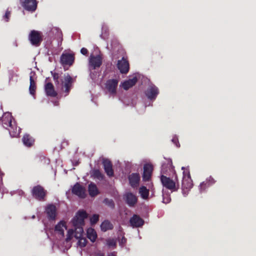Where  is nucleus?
I'll list each match as a JSON object with an SVG mask.
<instances>
[{
  "mask_svg": "<svg viewBox=\"0 0 256 256\" xmlns=\"http://www.w3.org/2000/svg\"><path fill=\"white\" fill-rule=\"evenodd\" d=\"M118 83V80L116 79H110L106 81V88L110 94L112 96L116 94Z\"/></svg>",
  "mask_w": 256,
  "mask_h": 256,
  "instance_id": "obj_9",
  "label": "nucleus"
},
{
  "mask_svg": "<svg viewBox=\"0 0 256 256\" xmlns=\"http://www.w3.org/2000/svg\"><path fill=\"white\" fill-rule=\"evenodd\" d=\"M88 216L86 212L82 210H79L73 218L72 224H84V220Z\"/></svg>",
  "mask_w": 256,
  "mask_h": 256,
  "instance_id": "obj_13",
  "label": "nucleus"
},
{
  "mask_svg": "<svg viewBox=\"0 0 256 256\" xmlns=\"http://www.w3.org/2000/svg\"><path fill=\"white\" fill-rule=\"evenodd\" d=\"M102 64V58L100 55H91L89 58V65L92 70L100 68Z\"/></svg>",
  "mask_w": 256,
  "mask_h": 256,
  "instance_id": "obj_11",
  "label": "nucleus"
},
{
  "mask_svg": "<svg viewBox=\"0 0 256 256\" xmlns=\"http://www.w3.org/2000/svg\"><path fill=\"white\" fill-rule=\"evenodd\" d=\"M96 256H104L101 253H98V254H96Z\"/></svg>",
  "mask_w": 256,
  "mask_h": 256,
  "instance_id": "obj_46",
  "label": "nucleus"
},
{
  "mask_svg": "<svg viewBox=\"0 0 256 256\" xmlns=\"http://www.w3.org/2000/svg\"><path fill=\"white\" fill-rule=\"evenodd\" d=\"M92 176L99 180H102L104 177V175L99 170H94L93 171Z\"/></svg>",
  "mask_w": 256,
  "mask_h": 256,
  "instance_id": "obj_30",
  "label": "nucleus"
},
{
  "mask_svg": "<svg viewBox=\"0 0 256 256\" xmlns=\"http://www.w3.org/2000/svg\"><path fill=\"white\" fill-rule=\"evenodd\" d=\"M172 142L176 144V146H177V147H180V144H179V142H178V138L174 136L172 138Z\"/></svg>",
  "mask_w": 256,
  "mask_h": 256,
  "instance_id": "obj_39",
  "label": "nucleus"
},
{
  "mask_svg": "<svg viewBox=\"0 0 256 256\" xmlns=\"http://www.w3.org/2000/svg\"><path fill=\"white\" fill-rule=\"evenodd\" d=\"M166 163H164L162 166L160 176V181L162 186L170 190L172 192H176L179 188L178 179L176 175L175 176L174 180H172L170 178L164 176L168 171L171 172L174 170L172 160H168Z\"/></svg>",
  "mask_w": 256,
  "mask_h": 256,
  "instance_id": "obj_1",
  "label": "nucleus"
},
{
  "mask_svg": "<svg viewBox=\"0 0 256 256\" xmlns=\"http://www.w3.org/2000/svg\"><path fill=\"white\" fill-rule=\"evenodd\" d=\"M104 203L112 208H114L115 204L114 200L112 199L106 198L104 200Z\"/></svg>",
  "mask_w": 256,
  "mask_h": 256,
  "instance_id": "obj_31",
  "label": "nucleus"
},
{
  "mask_svg": "<svg viewBox=\"0 0 256 256\" xmlns=\"http://www.w3.org/2000/svg\"><path fill=\"white\" fill-rule=\"evenodd\" d=\"M28 40L32 46H39L43 40L42 32L36 30H31L28 34Z\"/></svg>",
  "mask_w": 256,
  "mask_h": 256,
  "instance_id": "obj_6",
  "label": "nucleus"
},
{
  "mask_svg": "<svg viewBox=\"0 0 256 256\" xmlns=\"http://www.w3.org/2000/svg\"><path fill=\"white\" fill-rule=\"evenodd\" d=\"M22 142L25 146L30 147L34 144V140L30 134H26L23 136Z\"/></svg>",
  "mask_w": 256,
  "mask_h": 256,
  "instance_id": "obj_26",
  "label": "nucleus"
},
{
  "mask_svg": "<svg viewBox=\"0 0 256 256\" xmlns=\"http://www.w3.org/2000/svg\"><path fill=\"white\" fill-rule=\"evenodd\" d=\"M58 224H66V222H64V220H61L60 221Z\"/></svg>",
  "mask_w": 256,
  "mask_h": 256,
  "instance_id": "obj_44",
  "label": "nucleus"
},
{
  "mask_svg": "<svg viewBox=\"0 0 256 256\" xmlns=\"http://www.w3.org/2000/svg\"><path fill=\"white\" fill-rule=\"evenodd\" d=\"M72 192L80 198H84L86 196L85 188L78 182L74 186Z\"/></svg>",
  "mask_w": 256,
  "mask_h": 256,
  "instance_id": "obj_15",
  "label": "nucleus"
},
{
  "mask_svg": "<svg viewBox=\"0 0 256 256\" xmlns=\"http://www.w3.org/2000/svg\"><path fill=\"white\" fill-rule=\"evenodd\" d=\"M102 164L104 171L109 177L114 176V172L112 168V164L108 159H104L102 161Z\"/></svg>",
  "mask_w": 256,
  "mask_h": 256,
  "instance_id": "obj_18",
  "label": "nucleus"
},
{
  "mask_svg": "<svg viewBox=\"0 0 256 256\" xmlns=\"http://www.w3.org/2000/svg\"><path fill=\"white\" fill-rule=\"evenodd\" d=\"M126 238L124 237H122V239L119 241V244L121 246H124L126 242Z\"/></svg>",
  "mask_w": 256,
  "mask_h": 256,
  "instance_id": "obj_40",
  "label": "nucleus"
},
{
  "mask_svg": "<svg viewBox=\"0 0 256 256\" xmlns=\"http://www.w3.org/2000/svg\"><path fill=\"white\" fill-rule=\"evenodd\" d=\"M87 237L91 242H94L97 238V234L93 228H89L87 230Z\"/></svg>",
  "mask_w": 256,
  "mask_h": 256,
  "instance_id": "obj_27",
  "label": "nucleus"
},
{
  "mask_svg": "<svg viewBox=\"0 0 256 256\" xmlns=\"http://www.w3.org/2000/svg\"><path fill=\"white\" fill-rule=\"evenodd\" d=\"M36 74L34 72H31L30 74V84L29 86V91L30 94L34 96L36 93V78H35Z\"/></svg>",
  "mask_w": 256,
  "mask_h": 256,
  "instance_id": "obj_17",
  "label": "nucleus"
},
{
  "mask_svg": "<svg viewBox=\"0 0 256 256\" xmlns=\"http://www.w3.org/2000/svg\"><path fill=\"white\" fill-rule=\"evenodd\" d=\"M51 73H52V76L53 79L55 82V83L56 84H58L60 83V81L58 80L59 78H60L58 74L56 73V72H51Z\"/></svg>",
  "mask_w": 256,
  "mask_h": 256,
  "instance_id": "obj_33",
  "label": "nucleus"
},
{
  "mask_svg": "<svg viewBox=\"0 0 256 256\" xmlns=\"http://www.w3.org/2000/svg\"><path fill=\"white\" fill-rule=\"evenodd\" d=\"M117 67L122 74H127L130 68L128 61L126 58L122 57L121 60H118Z\"/></svg>",
  "mask_w": 256,
  "mask_h": 256,
  "instance_id": "obj_14",
  "label": "nucleus"
},
{
  "mask_svg": "<svg viewBox=\"0 0 256 256\" xmlns=\"http://www.w3.org/2000/svg\"><path fill=\"white\" fill-rule=\"evenodd\" d=\"M101 224H110V222L108 220H104Z\"/></svg>",
  "mask_w": 256,
  "mask_h": 256,
  "instance_id": "obj_42",
  "label": "nucleus"
},
{
  "mask_svg": "<svg viewBox=\"0 0 256 256\" xmlns=\"http://www.w3.org/2000/svg\"><path fill=\"white\" fill-rule=\"evenodd\" d=\"M137 82L138 78L136 76H134L132 78H130L124 82L122 83V86L124 90H128L130 88L134 86Z\"/></svg>",
  "mask_w": 256,
  "mask_h": 256,
  "instance_id": "obj_24",
  "label": "nucleus"
},
{
  "mask_svg": "<svg viewBox=\"0 0 256 256\" xmlns=\"http://www.w3.org/2000/svg\"><path fill=\"white\" fill-rule=\"evenodd\" d=\"M0 122L2 126L8 130L12 136L16 137L19 134L20 128L17 126L10 113H4L0 118Z\"/></svg>",
  "mask_w": 256,
  "mask_h": 256,
  "instance_id": "obj_2",
  "label": "nucleus"
},
{
  "mask_svg": "<svg viewBox=\"0 0 256 256\" xmlns=\"http://www.w3.org/2000/svg\"><path fill=\"white\" fill-rule=\"evenodd\" d=\"M100 228L102 230L106 232L108 230H112V225H100Z\"/></svg>",
  "mask_w": 256,
  "mask_h": 256,
  "instance_id": "obj_36",
  "label": "nucleus"
},
{
  "mask_svg": "<svg viewBox=\"0 0 256 256\" xmlns=\"http://www.w3.org/2000/svg\"><path fill=\"white\" fill-rule=\"evenodd\" d=\"M153 170V166L151 164H144V172L142 176L144 181L148 182L150 180Z\"/></svg>",
  "mask_w": 256,
  "mask_h": 256,
  "instance_id": "obj_12",
  "label": "nucleus"
},
{
  "mask_svg": "<svg viewBox=\"0 0 256 256\" xmlns=\"http://www.w3.org/2000/svg\"><path fill=\"white\" fill-rule=\"evenodd\" d=\"M141 226L142 225H136V224L132 225L133 228H136L138 227L139 226Z\"/></svg>",
  "mask_w": 256,
  "mask_h": 256,
  "instance_id": "obj_45",
  "label": "nucleus"
},
{
  "mask_svg": "<svg viewBox=\"0 0 256 256\" xmlns=\"http://www.w3.org/2000/svg\"><path fill=\"white\" fill-rule=\"evenodd\" d=\"M182 170H184V172L182 190L184 196H186L188 195L189 190L192 188L193 184L188 170H184V167L182 168Z\"/></svg>",
  "mask_w": 256,
  "mask_h": 256,
  "instance_id": "obj_4",
  "label": "nucleus"
},
{
  "mask_svg": "<svg viewBox=\"0 0 256 256\" xmlns=\"http://www.w3.org/2000/svg\"><path fill=\"white\" fill-rule=\"evenodd\" d=\"M80 52L84 56H87L88 54V50L85 48H82L80 50Z\"/></svg>",
  "mask_w": 256,
  "mask_h": 256,
  "instance_id": "obj_41",
  "label": "nucleus"
},
{
  "mask_svg": "<svg viewBox=\"0 0 256 256\" xmlns=\"http://www.w3.org/2000/svg\"><path fill=\"white\" fill-rule=\"evenodd\" d=\"M126 203L130 206H134L138 202L137 197L132 192H128L124 195Z\"/></svg>",
  "mask_w": 256,
  "mask_h": 256,
  "instance_id": "obj_20",
  "label": "nucleus"
},
{
  "mask_svg": "<svg viewBox=\"0 0 256 256\" xmlns=\"http://www.w3.org/2000/svg\"><path fill=\"white\" fill-rule=\"evenodd\" d=\"M74 82V79L68 73L64 74L62 78L60 79L61 88L66 94L65 96H67L69 94L72 88Z\"/></svg>",
  "mask_w": 256,
  "mask_h": 256,
  "instance_id": "obj_5",
  "label": "nucleus"
},
{
  "mask_svg": "<svg viewBox=\"0 0 256 256\" xmlns=\"http://www.w3.org/2000/svg\"><path fill=\"white\" fill-rule=\"evenodd\" d=\"M54 30H57L58 32V34L60 36H62V32H59V30L57 29L56 28H54Z\"/></svg>",
  "mask_w": 256,
  "mask_h": 256,
  "instance_id": "obj_43",
  "label": "nucleus"
},
{
  "mask_svg": "<svg viewBox=\"0 0 256 256\" xmlns=\"http://www.w3.org/2000/svg\"><path fill=\"white\" fill-rule=\"evenodd\" d=\"M171 200V198L168 194H163V200L162 202L164 204H168Z\"/></svg>",
  "mask_w": 256,
  "mask_h": 256,
  "instance_id": "obj_34",
  "label": "nucleus"
},
{
  "mask_svg": "<svg viewBox=\"0 0 256 256\" xmlns=\"http://www.w3.org/2000/svg\"><path fill=\"white\" fill-rule=\"evenodd\" d=\"M74 228L68 230L66 240H70L73 237L78 240V245L84 247L86 244V240L83 237L84 230L81 225H74Z\"/></svg>",
  "mask_w": 256,
  "mask_h": 256,
  "instance_id": "obj_3",
  "label": "nucleus"
},
{
  "mask_svg": "<svg viewBox=\"0 0 256 256\" xmlns=\"http://www.w3.org/2000/svg\"><path fill=\"white\" fill-rule=\"evenodd\" d=\"M22 6L26 10L34 12L37 8L36 0H20Z\"/></svg>",
  "mask_w": 256,
  "mask_h": 256,
  "instance_id": "obj_8",
  "label": "nucleus"
},
{
  "mask_svg": "<svg viewBox=\"0 0 256 256\" xmlns=\"http://www.w3.org/2000/svg\"><path fill=\"white\" fill-rule=\"evenodd\" d=\"M139 193L143 199L146 200L149 196V190L144 186H142L139 189Z\"/></svg>",
  "mask_w": 256,
  "mask_h": 256,
  "instance_id": "obj_29",
  "label": "nucleus"
},
{
  "mask_svg": "<svg viewBox=\"0 0 256 256\" xmlns=\"http://www.w3.org/2000/svg\"><path fill=\"white\" fill-rule=\"evenodd\" d=\"M99 220V215L94 214L90 218V224H96Z\"/></svg>",
  "mask_w": 256,
  "mask_h": 256,
  "instance_id": "obj_32",
  "label": "nucleus"
},
{
  "mask_svg": "<svg viewBox=\"0 0 256 256\" xmlns=\"http://www.w3.org/2000/svg\"><path fill=\"white\" fill-rule=\"evenodd\" d=\"M158 94V88L153 84L150 85L145 92L146 96L150 100H154Z\"/></svg>",
  "mask_w": 256,
  "mask_h": 256,
  "instance_id": "obj_10",
  "label": "nucleus"
},
{
  "mask_svg": "<svg viewBox=\"0 0 256 256\" xmlns=\"http://www.w3.org/2000/svg\"><path fill=\"white\" fill-rule=\"evenodd\" d=\"M88 190L89 194L92 197L97 196L99 194V192L96 184L93 182H90L88 184Z\"/></svg>",
  "mask_w": 256,
  "mask_h": 256,
  "instance_id": "obj_25",
  "label": "nucleus"
},
{
  "mask_svg": "<svg viewBox=\"0 0 256 256\" xmlns=\"http://www.w3.org/2000/svg\"><path fill=\"white\" fill-rule=\"evenodd\" d=\"M74 60V56L71 54H62L60 56V62L62 64L71 66Z\"/></svg>",
  "mask_w": 256,
  "mask_h": 256,
  "instance_id": "obj_16",
  "label": "nucleus"
},
{
  "mask_svg": "<svg viewBox=\"0 0 256 256\" xmlns=\"http://www.w3.org/2000/svg\"><path fill=\"white\" fill-rule=\"evenodd\" d=\"M116 244V241L114 239L109 238L106 240V244L108 246H114Z\"/></svg>",
  "mask_w": 256,
  "mask_h": 256,
  "instance_id": "obj_35",
  "label": "nucleus"
},
{
  "mask_svg": "<svg viewBox=\"0 0 256 256\" xmlns=\"http://www.w3.org/2000/svg\"><path fill=\"white\" fill-rule=\"evenodd\" d=\"M128 178L132 187L135 188L138 186L140 181V176L138 173H132L128 176Z\"/></svg>",
  "mask_w": 256,
  "mask_h": 256,
  "instance_id": "obj_19",
  "label": "nucleus"
},
{
  "mask_svg": "<svg viewBox=\"0 0 256 256\" xmlns=\"http://www.w3.org/2000/svg\"><path fill=\"white\" fill-rule=\"evenodd\" d=\"M216 180L211 176L206 179V180L200 183L199 188L201 192L204 191L207 188L214 184Z\"/></svg>",
  "mask_w": 256,
  "mask_h": 256,
  "instance_id": "obj_23",
  "label": "nucleus"
},
{
  "mask_svg": "<svg viewBox=\"0 0 256 256\" xmlns=\"http://www.w3.org/2000/svg\"><path fill=\"white\" fill-rule=\"evenodd\" d=\"M130 224H144V220L139 216L134 214L130 220Z\"/></svg>",
  "mask_w": 256,
  "mask_h": 256,
  "instance_id": "obj_28",
  "label": "nucleus"
},
{
  "mask_svg": "<svg viewBox=\"0 0 256 256\" xmlns=\"http://www.w3.org/2000/svg\"><path fill=\"white\" fill-rule=\"evenodd\" d=\"M61 226H62L63 227H64L66 228V225H60V224H58V225H56L55 226V230H57V231H59L60 232V234H64V230H61Z\"/></svg>",
  "mask_w": 256,
  "mask_h": 256,
  "instance_id": "obj_38",
  "label": "nucleus"
},
{
  "mask_svg": "<svg viewBox=\"0 0 256 256\" xmlns=\"http://www.w3.org/2000/svg\"><path fill=\"white\" fill-rule=\"evenodd\" d=\"M11 12L8 10L6 11L5 14L3 16V18L6 22H8L10 16Z\"/></svg>",
  "mask_w": 256,
  "mask_h": 256,
  "instance_id": "obj_37",
  "label": "nucleus"
},
{
  "mask_svg": "<svg viewBox=\"0 0 256 256\" xmlns=\"http://www.w3.org/2000/svg\"><path fill=\"white\" fill-rule=\"evenodd\" d=\"M32 194L34 198L40 201H43L46 195V190L40 185L33 187L32 190Z\"/></svg>",
  "mask_w": 256,
  "mask_h": 256,
  "instance_id": "obj_7",
  "label": "nucleus"
},
{
  "mask_svg": "<svg viewBox=\"0 0 256 256\" xmlns=\"http://www.w3.org/2000/svg\"><path fill=\"white\" fill-rule=\"evenodd\" d=\"M47 216L49 220H54L56 216V208L54 204L48 205L46 210Z\"/></svg>",
  "mask_w": 256,
  "mask_h": 256,
  "instance_id": "obj_21",
  "label": "nucleus"
},
{
  "mask_svg": "<svg viewBox=\"0 0 256 256\" xmlns=\"http://www.w3.org/2000/svg\"><path fill=\"white\" fill-rule=\"evenodd\" d=\"M108 256H115L114 254L113 253H112L108 255Z\"/></svg>",
  "mask_w": 256,
  "mask_h": 256,
  "instance_id": "obj_47",
  "label": "nucleus"
},
{
  "mask_svg": "<svg viewBox=\"0 0 256 256\" xmlns=\"http://www.w3.org/2000/svg\"><path fill=\"white\" fill-rule=\"evenodd\" d=\"M44 90L48 96L56 97L58 95L56 92L54 90V85L50 82H48L45 84Z\"/></svg>",
  "mask_w": 256,
  "mask_h": 256,
  "instance_id": "obj_22",
  "label": "nucleus"
},
{
  "mask_svg": "<svg viewBox=\"0 0 256 256\" xmlns=\"http://www.w3.org/2000/svg\"><path fill=\"white\" fill-rule=\"evenodd\" d=\"M32 218H35V216H32Z\"/></svg>",
  "mask_w": 256,
  "mask_h": 256,
  "instance_id": "obj_48",
  "label": "nucleus"
}]
</instances>
